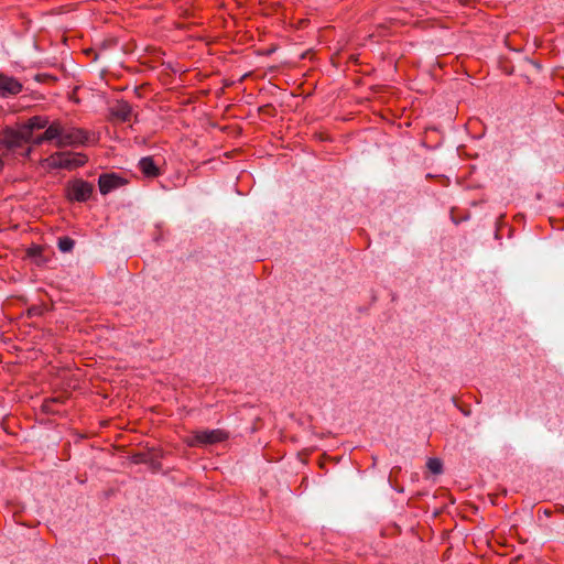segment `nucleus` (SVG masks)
<instances>
[{
  "instance_id": "4",
  "label": "nucleus",
  "mask_w": 564,
  "mask_h": 564,
  "mask_svg": "<svg viewBox=\"0 0 564 564\" xmlns=\"http://www.w3.org/2000/svg\"><path fill=\"white\" fill-rule=\"evenodd\" d=\"M94 185L84 180H75L67 185V198L75 202H86L90 198Z\"/></svg>"
},
{
  "instance_id": "15",
  "label": "nucleus",
  "mask_w": 564,
  "mask_h": 564,
  "mask_svg": "<svg viewBox=\"0 0 564 564\" xmlns=\"http://www.w3.org/2000/svg\"><path fill=\"white\" fill-rule=\"evenodd\" d=\"M56 403H57V400H56V399L45 400V401L43 402L42 408H43V410H44L45 412L53 413V412H55L54 405H55Z\"/></svg>"
},
{
  "instance_id": "7",
  "label": "nucleus",
  "mask_w": 564,
  "mask_h": 564,
  "mask_svg": "<svg viewBox=\"0 0 564 564\" xmlns=\"http://www.w3.org/2000/svg\"><path fill=\"white\" fill-rule=\"evenodd\" d=\"M139 169L148 178H155L161 175L160 167L155 164L152 156L142 158L139 161Z\"/></svg>"
},
{
  "instance_id": "12",
  "label": "nucleus",
  "mask_w": 564,
  "mask_h": 564,
  "mask_svg": "<svg viewBox=\"0 0 564 564\" xmlns=\"http://www.w3.org/2000/svg\"><path fill=\"white\" fill-rule=\"evenodd\" d=\"M64 124L59 120H54L53 122H48L45 127L44 137L50 141L55 140V143L61 140L63 133Z\"/></svg>"
},
{
  "instance_id": "1",
  "label": "nucleus",
  "mask_w": 564,
  "mask_h": 564,
  "mask_svg": "<svg viewBox=\"0 0 564 564\" xmlns=\"http://www.w3.org/2000/svg\"><path fill=\"white\" fill-rule=\"evenodd\" d=\"M88 158L83 153L56 152L48 159V165L53 169L74 170L87 163Z\"/></svg>"
},
{
  "instance_id": "9",
  "label": "nucleus",
  "mask_w": 564,
  "mask_h": 564,
  "mask_svg": "<svg viewBox=\"0 0 564 564\" xmlns=\"http://www.w3.org/2000/svg\"><path fill=\"white\" fill-rule=\"evenodd\" d=\"M403 24H405V22L401 17H390L384 22L377 25L376 32L379 36H386L392 34L393 29Z\"/></svg>"
},
{
  "instance_id": "18",
  "label": "nucleus",
  "mask_w": 564,
  "mask_h": 564,
  "mask_svg": "<svg viewBox=\"0 0 564 564\" xmlns=\"http://www.w3.org/2000/svg\"><path fill=\"white\" fill-rule=\"evenodd\" d=\"M35 252H36V251H35V250H33V249H30V250H29V254H35Z\"/></svg>"
},
{
  "instance_id": "2",
  "label": "nucleus",
  "mask_w": 564,
  "mask_h": 564,
  "mask_svg": "<svg viewBox=\"0 0 564 564\" xmlns=\"http://www.w3.org/2000/svg\"><path fill=\"white\" fill-rule=\"evenodd\" d=\"M229 438V433L221 429L196 431L191 437L186 438V444L191 447L213 445L225 442Z\"/></svg>"
},
{
  "instance_id": "5",
  "label": "nucleus",
  "mask_w": 564,
  "mask_h": 564,
  "mask_svg": "<svg viewBox=\"0 0 564 564\" xmlns=\"http://www.w3.org/2000/svg\"><path fill=\"white\" fill-rule=\"evenodd\" d=\"M23 85L13 76L0 73V97L8 98L20 94Z\"/></svg>"
},
{
  "instance_id": "14",
  "label": "nucleus",
  "mask_w": 564,
  "mask_h": 564,
  "mask_svg": "<svg viewBox=\"0 0 564 564\" xmlns=\"http://www.w3.org/2000/svg\"><path fill=\"white\" fill-rule=\"evenodd\" d=\"M426 465L427 468L435 475H438L443 471V464L438 458H430Z\"/></svg>"
},
{
  "instance_id": "16",
  "label": "nucleus",
  "mask_w": 564,
  "mask_h": 564,
  "mask_svg": "<svg viewBox=\"0 0 564 564\" xmlns=\"http://www.w3.org/2000/svg\"><path fill=\"white\" fill-rule=\"evenodd\" d=\"M30 141H32V143L35 144V145H40L43 142H46V141H50V140L44 137V132H43L42 134L36 135L34 139L31 138Z\"/></svg>"
},
{
  "instance_id": "8",
  "label": "nucleus",
  "mask_w": 564,
  "mask_h": 564,
  "mask_svg": "<svg viewBox=\"0 0 564 564\" xmlns=\"http://www.w3.org/2000/svg\"><path fill=\"white\" fill-rule=\"evenodd\" d=\"M48 124V118L44 116H33L22 126L24 135L32 138L34 130L44 129Z\"/></svg>"
},
{
  "instance_id": "11",
  "label": "nucleus",
  "mask_w": 564,
  "mask_h": 564,
  "mask_svg": "<svg viewBox=\"0 0 564 564\" xmlns=\"http://www.w3.org/2000/svg\"><path fill=\"white\" fill-rule=\"evenodd\" d=\"M111 115L122 122L129 121L132 115V107L124 100L118 101L111 108Z\"/></svg>"
},
{
  "instance_id": "10",
  "label": "nucleus",
  "mask_w": 564,
  "mask_h": 564,
  "mask_svg": "<svg viewBox=\"0 0 564 564\" xmlns=\"http://www.w3.org/2000/svg\"><path fill=\"white\" fill-rule=\"evenodd\" d=\"M4 140L9 147H21L25 142H30V137L24 135L22 127L19 130H7L4 134Z\"/></svg>"
},
{
  "instance_id": "17",
  "label": "nucleus",
  "mask_w": 564,
  "mask_h": 564,
  "mask_svg": "<svg viewBox=\"0 0 564 564\" xmlns=\"http://www.w3.org/2000/svg\"><path fill=\"white\" fill-rule=\"evenodd\" d=\"M41 78H42V76H41V75H36V76H35V79H36L37 82H41Z\"/></svg>"
},
{
  "instance_id": "3",
  "label": "nucleus",
  "mask_w": 564,
  "mask_h": 564,
  "mask_svg": "<svg viewBox=\"0 0 564 564\" xmlns=\"http://www.w3.org/2000/svg\"><path fill=\"white\" fill-rule=\"evenodd\" d=\"M88 140V133L82 128L75 127H63V133L59 141L56 142V147H73L84 144Z\"/></svg>"
},
{
  "instance_id": "13",
  "label": "nucleus",
  "mask_w": 564,
  "mask_h": 564,
  "mask_svg": "<svg viewBox=\"0 0 564 564\" xmlns=\"http://www.w3.org/2000/svg\"><path fill=\"white\" fill-rule=\"evenodd\" d=\"M58 249L62 252H69L75 246V241L69 237H61L57 242Z\"/></svg>"
},
{
  "instance_id": "6",
  "label": "nucleus",
  "mask_w": 564,
  "mask_h": 564,
  "mask_svg": "<svg viewBox=\"0 0 564 564\" xmlns=\"http://www.w3.org/2000/svg\"><path fill=\"white\" fill-rule=\"evenodd\" d=\"M124 184L126 181L117 176L115 173L101 174L98 180L99 191L102 195H106Z\"/></svg>"
}]
</instances>
